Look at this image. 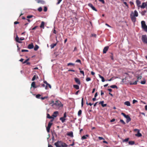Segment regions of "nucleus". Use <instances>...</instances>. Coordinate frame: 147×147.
Returning <instances> with one entry per match:
<instances>
[{
	"instance_id": "nucleus-4",
	"label": "nucleus",
	"mask_w": 147,
	"mask_h": 147,
	"mask_svg": "<svg viewBox=\"0 0 147 147\" xmlns=\"http://www.w3.org/2000/svg\"><path fill=\"white\" fill-rule=\"evenodd\" d=\"M142 40L144 43L147 44V37L146 35H142Z\"/></svg>"
},
{
	"instance_id": "nucleus-35",
	"label": "nucleus",
	"mask_w": 147,
	"mask_h": 147,
	"mask_svg": "<svg viewBox=\"0 0 147 147\" xmlns=\"http://www.w3.org/2000/svg\"><path fill=\"white\" fill-rule=\"evenodd\" d=\"M84 105V98H82L81 100V107H82Z\"/></svg>"
},
{
	"instance_id": "nucleus-58",
	"label": "nucleus",
	"mask_w": 147,
	"mask_h": 147,
	"mask_svg": "<svg viewBox=\"0 0 147 147\" xmlns=\"http://www.w3.org/2000/svg\"><path fill=\"white\" fill-rule=\"evenodd\" d=\"M99 1L101 2L103 4H104L105 3V2L104 0H99Z\"/></svg>"
},
{
	"instance_id": "nucleus-25",
	"label": "nucleus",
	"mask_w": 147,
	"mask_h": 147,
	"mask_svg": "<svg viewBox=\"0 0 147 147\" xmlns=\"http://www.w3.org/2000/svg\"><path fill=\"white\" fill-rule=\"evenodd\" d=\"M57 45V43H55V44H51L50 45V47H51V49H53V48H54V47L56 46Z\"/></svg>"
},
{
	"instance_id": "nucleus-30",
	"label": "nucleus",
	"mask_w": 147,
	"mask_h": 147,
	"mask_svg": "<svg viewBox=\"0 0 147 147\" xmlns=\"http://www.w3.org/2000/svg\"><path fill=\"white\" fill-rule=\"evenodd\" d=\"M82 113V111L81 110H80L78 112V116H80Z\"/></svg>"
},
{
	"instance_id": "nucleus-44",
	"label": "nucleus",
	"mask_w": 147,
	"mask_h": 147,
	"mask_svg": "<svg viewBox=\"0 0 147 147\" xmlns=\"http://www.w3.org/2000/svg\"><path fill=\"white\" fill-rule=\"evenodd\" d=\"M90 80H91V78L89 77L87 78L86 79V81L87 82L89 81H90Z\"/></svg>"
},
{
	"instance_id": "nucleus-8",
	"label": "nucleus",
	"mask_w": 147,
	"mask_h": 147,
	"mask_svg": "<svg viewBox=\"0 0 147 147\" xmlns=\"http://www.w3.org/2000/svg\"><path fill=\"white\" fill-rule=\"evenodd\" d=\"M130 18L132 21L134 22H135L136 21V16H134L131 14H130Z\"/></svg>"
},
{
	"instance_id": "nucleus-53",
	"label": "nucleus",
	"mask_w": 147,
	"mask_h": 147,
	"mask_svg": "<svg viewBox=\"0 0 147 147\" xmlns=\"http://www.w3.org/2000/svg\"><path fill=\"white\" fill-rule=\"evenodd\" d=\"M33 17V16L32 15H30V16H27V18H28L29 19Z\"/></svg>"
},
{
	"instance_id": "nucleus-63",
	"label": "nucleus",
	"mask_w": 147,
	"mask_h": 147,
	"mask_svg": "<svg viewBox=\"0 0 147 147\" xmlns=\"http://www.w3.org/2000/svg\"><path fill=\"white\" fill-rule=\"evenodd\" d=\"M142 78V77L141 76H138L137 77V79H141V78Z\"/></svg>"
},
{
	"instance_id": "nucleus-48",
	"label": "nucleus",
	"mask_w": 147,
	"mask_h": 147,
	"mask_svg": "<svg viewBox=\"0 0 147 147\" xmlns=\"http://www.w3.org/2000/svg\"><path fill=\"white\" fill-rule=\"evenodd\" d=\"M15 39L16 42L19 40V37L17 35Z\"/></svg>"
},
{
	"instance_id": "nucleus-29",
	"label": "nucleus",
	"mask_w": 147,
	"mask_h": 147,
	"mask_svg": "<svg viewBox=\"0 0 147 147\" xmlns=\"http://www.w3.org/2000/svg\"><path fill=\"white\" fill-rule=\"evenodd\" d=\"M131 120V119L130 117H129L128 118L126 119V122L127 123H128Z\"/></svg>"
},
{
	"instance_id": "nucleus-5",
	"label": "nucleus",
	"mask_w": 147,
	"mask_h": 147,
	"mask_svg": "<svg viewBox=\"0 0 147 147\" xmlns=\"http://www.w3.org/2000/svg\"><path fill=\"white\" fill-rule=\"evenodd\" d=\"M52 124L53 123L51 122H49L48 123V126L46 128L47 131L48 133H49L50 131V129Z\"/></svg>"
},
{
	"instance_id": "nucleus-32",
	"label": "nucleus",
	"mask_w": 147,
	"mask_h": 147,
	"mask_svg": "<svg viewBox=\"0 0 147 147\" xmlns=\"http://www.w3.org/2000/svg\"><path fill=\"white\" fill-rule=\"evenodd\" d=\"M41 96V95L40 94H38L36 95V98H37L40 99Z\"/></svg>"
},
{
	"instance_id": "nucleus-12",
	"label": "nucleus",
	"mask_w": 147,
	"mask_h": 147,
	"mask_svg": "<svg viewBox=\"0 0 147 147\" xmlns=\"http://www.w3.org/2000/svg\"><path fill=\"white\" fill-rule=\"evenodd\" d=\"M147 6L145 2H143L142 3V4L140 6V7L142 9H144Z\"/></svg>"
},
{
	"instance_id": "nucleus-18",
	"label": "nucleus",
	"mask_w": 147,
	"mask_h": 147,
	"mask_svg": "<svg viewBox=\"0 0 147 147\" xmlns=\"http://www.w3.org/2000/svg\"><path fill=\"white\" fill-rule=\"evenodd\" d=\"M44 25H45V22L42 21L41 22V24L40 26V27L41 28H42L43 29L44 28Z\"/></svg>"
},
{
	"instance_id": "nucleus-20",
	"label": "nucleus",
	"mask_w": 147,
	"mask_h": 147,
	"mask_svg": "<svg viewBox=\"0 0 147 147\" xmlns=\"http://www.w3.org/2000/svg\"><path fill=\"white\" fill-rule=\"evenodd\" d=\"M59 120H60L61 121V122L62 123H64L65 121L66 120V119L65 118H63V117H60V118Z\"/></svg>"
},
{
	"instance_id": "nucleus-52",
	"label": "nucleus",
	"mask_w": 147,
	"mask_h": 147,
	"mask_svg": "<svg viewBox=\"0 0 147 147\" xmlns=\"http://www.w3.org/2000/svg\"><path fill=\"white\" fill-rule=\"evenodd\" d=\"M98 138L100 140H104V139L102 137H98Z\"/></svg>"
},
{
	"instance_id": "nucleus-37",
	"label": "nucleus",
	"mask_w": 147,
	"mask_h": 147,
	"mask_svg": "<svg viewBox=\"0 0 147 147\" xmlns=\"http://www.w3.org/2000/svg\"><path fill=\"white\" fill-rule=\"evenodd\" d=\"M47 117L49 119H52L53 118L49 114H47Z\"/></svg>"
},
{
	"instance_id": "nucleus-41",
	"label": "nucleus",
	"mask_w": 147,
	"mask_h": 147,
	"mask_svg": "<svg viewBox=\"0 0 147 147\" xmlns=\"http://www.w3.org/2000/svg\"><path fill=\"white\" fill-rule=\"evenodd\" d=\"M38 10L39 11V12H41L42 11V8L41 7H39L38 9Z\"/></svg>"
},
{
	"instance_id": "nucleus-1",
	"label": "nucleus",
	"mask_w": 147,
	"mask_h": 147,
	"mask_svg": "<svg viewBox=\"0 0 147 147\" xmlns=\"http://www.w3.org/2000/svg\"><path fill=\"white\" fill-rule=\"evenodd\" d=\"M54 145L56 147H67L68 145L61 141H58L55 143Z\"/></svg>"
},
{
	"instance_id": "nucleus-39",
	"label": "nucleus",
	"mask_w": 147,
	"mask_h": 147,
	"mask_svg": "<svg viewBox=\"0 0 147 147\" xmlns=\"http://www.w3.org/2000/svg\"><path fill=\"white\" fill-rule=\"evenodd\" d=\"M48 97L47 96H45L44 97H40V99H41L42 100H44V99H46V98H47Z\"/></svg>"
},
{
	"instance_id": "nucleus-43",
	"label": "nucleus",
	"mask_w": 147,
	"mask_h": 147,
	"mask_svg": "<svg viewBox=\"0 0 147 147\" xmlns=\"http://www.w3.org/2000/svg\"><path fill=\"white\" fill-rule=\"evenodd\" d=\"M74 65V63H68L67 65V66H68L70 65Z\"/></svg>"
},
{
	"instance_id": "nucleus-45",
	"label": "nucleus",
	"mask_w": 147,
	"mask_h": 147,
	"mask_svg": "<svg viewBox=\"0 0 147 147\" xmlns=\"http://www.w3.org/2000/svg\"><path fill=\"white\" fill-rule=\"evenodd\" d=\"M47 7L46 6H45L44 7V11L45 12H46L47 11Z\"/></svg>"
},
{
	"instance_id": "nucleus-61",
	"label": "nucleus",
	"mask_w": 147,
	"mask_h": 147,
	"mask_svg": "<svg viewBox=\"0 0 147 147\" xmlns=\"http://www.w3.org/2000/svg\"><path fill=\"white\" fill-rule=\"evenodd\" d=\"M92 36L94 37H96V35L95 34H92Z\"/></svg>"
},
{
	"instance_id": "nucleus-36",
	"label": "nucleus",
	"mask_w": 147,
	"mask_h": 147,
	"mask_svg": "<svg viewBox=\"0 0 147 147\" xmlns=\"http://www.w3.org/2000/svg\"><path fill=\"white\" fill-rule=\"evenodd\" d=\"M146 12V10H144L141 12V14L142 16H144V15L145 14Z\"/></svg>"
},
{
	"instance_id": "nucleus-19",
	"label": "nucleus",
	"mask_w": 147,
	"mask_h": 147,
	"mask_svg": "<svg viewBox=\"0 0 147 147\" xmlns=\"http://www.w3.org/2000/svg\"><path fill=\"white\" fill-rule=\"evenodd\" d=\"M124 105L127 106H130V103L129 101H126L124 102Z\"/></svg>"
},
{
	"instance_id": "nucleus-59",
	"label": "nucleus",
	"mask_w": 147,
	"mask_h": 147,
	"mask_svg": "<svg viewBox=\"0 0 147 147\" xmlns=\"http://www.w3.org/2000/svg\"><path fill=\"white\" fill-rule=\"evenodd\" d=\"M25 39V38L24 37H21L20 38L19 40H23Z\"/></svg>"
},
{
	"instance_id": "nucleus-42",
	"label": "nucleus",
	"mask_w": 147,
	"mask_h": 147,
	"mask_svg": "<svg viewBox=\"0 0 147 147\" xmlns=\"http://www.w3.org/2000/svg\"><path fill=\"white\" fill-rule=\"evenodd\" d=\"M36 75H34L33 76V77L32 78V81H34L35 79L36 78Z\"/></svg>"
},
{
	"instance_id": "nucleus-51",
	"label": "nucleus",
	"mask_w": 147,
	"mask_h": 147,
	"mask_svg": "<svg viewBox=\"0 0 147 147\" xmlns=\"http://www.w3.org/2000/svg\"><path fill=\"white\" fill-rule=\"evenodd\" d=\"M100 78L101 79L102 81V82H103L105 81V79L102 76Z\"/></svg>"
},
{
	"instance_id": "nucleus-11",
	"label": "nucleus",
	"mask_w": 147,
	"mask_h": 147,
	"mask_svg": "<svg viewBox=\"0 0 147 147\" xmlns=\"http://www.w3.org/2000/svg\"><path fill=\"white\" fill-rule=\"evenodd\" d=\"M34 45L32 43H31L30 44H29L28 46V48L30 49H32Z\"/></svg>"
},
{
	"instance_id": "nucleus-57",
	"label": "nucleus",
	"mask_w": 147,
	"mask_h": 147,
	"mask_svg": "<svg viewBox=\"0 0 147 147\" xmlns=\"http://www.w3.org/2000/svg\"><path fill=\"white\" fill-rule=\"evenodd\" d=\"M138 102L137 100H133V103L134 104L136 102Z\"/></svg>"
},
{
	"instance_id": "nucleus-24",
	"label": "nucleus",
	"mask_w": 147,
	"mask_h": 147,
	"mask_svg": "<svg viewBox=\"0 0 147 147\" xmlns=\"http://www.w3.org/2000/svg\"><path fill=\"white\" fill-rule=\"evenodd\" d=\"M88 136H89V135H88V134H86L85 135H84L82 136L81 139L82 140L86 139L87 138L86 137H88Z\"/></svg>"
},
{
	"instance_id": "nucleus-46",
	"label": "nucleus",
	"mask_w": 147,
	"mask_h": 147,
	"mask_svg": "<svg viewBox=\"0 0 147 147\" xmlns=\"http://www.w3.org/2000/svg\"><path fill=\"white\" fill-rule=\"evenodd\" d=\"M120 121L124 125L125 124V123L122 119H121L120 120Z\"/></svg>"
},
{
	"instance_id": "nucleus-34",
	"label": "nucleus",
	"mask_w": 147,
	"mask_h": 147,
	"mask_svg": "<svg viewBox=\"0 0 147 147\" xmlns=\"http://www.w3.org/2000/svg\"><path fill=\"white\" fill-rule=\"evenodd\" d=\"M111 55L110 56V57L112 60L113 61L114 59L113 56V54L112 53H111Z\"/></svg>"
},
{
	"instance_id": "nucleus-56",
	"label": "nucleus",
	"mask_w": 147,
	"mask_h": 147,
	"mask_svg": "<svg viewBox=\"0 0 147 147\" xmlns=\"http://www.w3.org/2000/svg\"><path fill=\"white\" fill-rule=\"evenodd\" d=\"M66 117H67L66 114V113L65 112L64 114L63 117H62L64 118H65Z\"/></svg>"
},
{
	"instance_id": "nucleus-15",
	"label": "nucleus",
	"mask_w": 147,
	"mask_h": 147,
	"mask_svg": "<svg viewBox=\"0 0 147 147\" xmlns=\"http://www.w3.org/2000/svg\"><path fill=\"white\" fill-rule=\"evenodd\" d=\"M136 3L137 4V6L138 7H140L141 5H140V4L141 2L139 0H136Z\"/></svg>"
},
{
	"instance_id": "nucleus-33",
	"label": "nucleus",
	"mask_w": 147,
	"mask_h": 147,
	"mask_svg": "<svg viewBox=\"0 0 147 147\" xmlns=\"http://www.w3.org/2000/svg\"><path fill=\"white\" fill-rule=\"evenodd\" d=\"M110 87L111 88H117V86L115 85H113L111 86H110Z\"/></svg>"
},
{
	"instance_id": "nucleus-40",
	"label": "nucleus",
	"mask_w": 147,
	"mask_h": 147,
	"mask_svg": "<svg viewBox=\"0 0 147 147\" xmlns=\"http://www.w3.org/2000/svg\"><path fill=\"white\" fill-rule=\"evenodd\" d=\"M146 81L145 80H144L143 81H141L140 83L142 84H144L146 83Z\"/></svg>"
},
{
	"instance_id": "nucleus-2",
	"label": "nucleus",
	"mask_w": 147,
	"mask_h": 147,
	"mask_svg": "<svg viewBox=\"0 0 147 147\" xmlns=\"http://www.w3.org/2000/svg\"><path fill=\"white\" fill-rule=\"evenodd\" d=\"M52 106L54 108L59 109L60 107H63V105L60 101L57 100L53 104H52Z\"/></svg>"
},
{
	"instance_id": "nucleus-50",
	"label": "nucleus",
	"mask_w": 147,
	"mask_h": 147,
	"mask_svg": "<svg viewBox=\"0 0 147 147\" xmlns=\"http://www.w3.org/2000/svg\"><path fill=\"white\" fill-rule=\"evenodd\" d=\"M76 62L77 63H81V61L80 59H78L76 60Z\"/></svg>"
},
{
	"instance_id": "nucleus-28",
	"label": "nucleus",
	"mask_w": 147,
	"mask_h": 147,
	"mask_svg": "<svg viewBox=\"0 0 147 147\" xmlns=\"http://www.w3.org/2000/svg\"><path fill=\"white\" fill-rule=\"evenodd\" d=\"M39 48V46L37 45H36L34 48V50L35 51H37Z\"/></svg>"
},
{
	"instance_id": "nucleus-49",
	"label": "nucleus",
	"mask_w": 147,
	"mask_h": 147,
	"mask_svg": "<svg viewBox=\"0 0 147 147\" xmlns=\"http://www.w3.org/2000/svg\"><path fill=\"white\" fill-rule=\"evenodd\" d=\"M21 51L22 52H28V50H26V49H22L21 50Z\"/></svg>"
},
{
	"instance_id": "nucleus-62",
	"label": "nucleus",
	"mask_w": 147,
	"mask_h": 147,
	"mask_svg": "<svg viewBox=\"0 0 147 147\" xmlns=\"http://www.w3.org/2000/svg\"><path fill=\"white\" fill-rule=\"evenodd\" d=\"M37 27V26H35L34 27V28H32V30H35L36 28Z\"/></svg>"
},
{
	"instance_id": "nucleus-22",
	"label": "nucleus",
	"mask_w": 147,
	"mask_h": 147,
	"mask_svg": "<svg viewBox=\"0 0 147 147\" xmlns=\"http://www.w3.org/2000/svg\"><path fill=\"white\" fill-rule=\"evenodd\" d=\"M73 87L76 90H78L79 89V86L77 85H74Z\"/></svg>"
},
{
	"instance_id": "nucleus-64",
	"label": "nucleus",
	"mask_w": 147,
	"mask_h": 147,
	"mask_svg": "<svg viewBox=\"0 0 147 147\" xmlns=\"http://www.w3.org/2000/svg\"><path fill=\"white\" fill-rule=\"evenodd\" d=\"M115 121V119H113L112 120L110 121V122H113Z\"/></svg>"
},
{
	"instance_id": "nucleus-16",
	"label": "nucleus",
	"mask_w": 147,
	"mask_h": 147,
	"mask_svg": "<svg viewBox=\"0 0 147 147\" xmlns=\"http://www.w3.org/2000/svg\"><path fill=\"white\" fill-rule=\"evenodd\" d=\"M31 86V88L33 87L34 88H37V86H36L35 82H32V83Z\"/></svg>"
},
{
	"instance_id": "nucleus-6",
	"label": "nucleus",
	"mask_w": 147,
	"mask_h": 147,
	"mask_svg": "<svg viewBox=\"0 0 147 147\" xmlns=\"http://www.w3.org/2000/svg\"><path fill=\"white\" fill-rule=\"evenodd\" d=\"M88 6L90 7L93 10L96 11H97V10L95 8L93 5L91 3H89L88 4Z\"/></svg>"
},
{
	"instance_id": "nucleus-31",
	"label": "nucleus",
	"mask_w": 147,
	"mask_h": 147,
	"mask_svg": "<svg viewBox=\"0 0 147 147\" xmlns=\"http://www.w3.org/2000/svg\"><path fill=\"white\" fill-rule=\"evenodd\" d=\"M128 143L129 145H132L134 144V142L133 141H129V142Z\"/></svg>"
},
{
	"instance_id": "nucleus-38",
	"label": "nucleus",
	"mask_w": 147,
	"mask_h": 147,
	"mask_svg": "<svg viewBox=\"0 0 147 147\" xmlns=\"http://www.w3.org/2000/svg\"><path fill=\"white\" fill-rule=\"evenodd\" d=\"M129 138H128L125 139L123 140V142H127L128 141Z\"/></svg>"
},
{
	"instance_id": "nucleus-3",
	"label": "nucleus",
	"mask_w": 147,
	"mask_h": 147,
	"mask_svg": "<svg viewBox=\"0 0 147 147\" xmlns=\"http://www.w3.org/2000/svg\"><path fill=\"white\" fill-rule=\"evenodd\" d=\"M142 28L144 31L147 32V26L146 25L145 22L144 21H142L141 22Z\"/></svg>"
},
{
	"instance_id": "nucleus-9",
	"label": "nucleus",
	"mask_w": 147,
	"mask_h": 147,
	"mask_svg": "<svg viewBox=\"0 0 147 147\" xmlns=\"http://www.w3.org/2000/svg\"><path fill=\"white\" fill-rule=\"evenodd\" d=\"M74 80L76 83L79 85H80L81 82L80 81L78 78H74Z\"/></svg>"
},
{
	"instance_id": "nucleus-23",
	"label": "nucleus",
	"mask_w": 147,
	"mask_h": 147,
	"mask_svg": "<svg viewBox=\"0 0 147 147\" xmlns=\"http://www.w3.org/2000/svg\"><path fill=\"white\" fill-rule=\"evenodd\" d=\"M38 3H40L42 4H44L45 3V2L42 0H39L38 1Z\"/></svg>"
},
{
	"instance_id": "nucleus-14",
	"label": "nucleus",
	"mask_w": 147,
	"mask_h": 147,
	"mask_svg": "<svg viewBox=\"0 0 147 147\" xmlns=\"http://www.w3.org/2000/svg\"><path fill=\"white\" fill-rule=\"evenodd\" d=\"M104 102V101H100L99 102V104H101L102 106L103 107H105L107 105V104H103Z\"/></svg>"
},
{
	"instance_id": "nucleus-27",
	"label": "nucleus",
	"mask_w": 147,
	"mask_h": 147,
	"mask_svg": "<svg viewBox=\"0 0 147 147\" xmlns=\"http://www.w3.org/2000/svg\"><path fill=\"white\" fill-rule=\"evenodd\" d=\"M138 82V80H137L135 81V82H130V85H136L137 84V82Z\"/></svg>"
},
{
	"instance_id": "nucleus-54",
	"label": "nucleus",
	"mask_w": 147,
	"mask_h": 147,
	"mask_svg": "<svg viewBox=\"0 0 147 147\" xmlns=\"http://www.w3.org/2000/svg\"><path fill=\"white\" fill-rule=\"evenodd\" d=\"M80 72L81 74H82L84 76V72L83 71H80Z\"/></svg>"
},
{
	"instance_id": "nucleus-21",
	"label": "nucleus",
	"mask_w": 147,
	"mask_h": 147,
	"mask_svg": "<svg viewBox=\"0 0 147 147\" xmlns=\"http://www.w3.org/2000/svg\"><path fill=\"white\" fill-rule=\"evenodd\" d=\"M121 114L126 119H127L129 117L128 115H126L123 113H121Z\"/></svg>"
},
{
	"instance_id": "nucleus-26",
	"label": "nucleus",
	"mask_w": 147,
	"mask_h": 147,
	"mask_svg": "<svg viewBox=\"0 0 147 147\" xmlns=\"http://www.w3.org/2000/svg\"><path fill=\"white\" fill-rule=\"evenodd\" d=\"M135 136H136L138 137H140L142 136V135L141 133H140L139 131H138L137 134H135Z\"/></svg>"
},
{
	"instance_id": "nucleus-13",
	"label": "nucleus",
	"mask_w": 147,
	"mask_h": 147,
	"mask_svg": "<svg viewBox=\"0 0 147 147\" xmlns=\"http://www.w3.org/2000/svg\"><path fill=\"white\" fill-rule=\"evenodd\" d=\"M58 114L59 112L58 111H55L53 113V114L52 115V116L53 117H56Z\"/></svg>"
},
{
	"instance_id": "nucleus-10",
	"label": "nucleus",
	"mask_w": 147,
	"mask_h": 147,
	"mask_svg": "<svg viewBox=\"0 0 147 147\" xmlns=\"http://www.w3.org/2000/svg\"><path fill=\"white\" fill-rule=\"evenodd\" d=\"M109 48V47L108 46H106L103 49V53H106L107 51L108 50Z\"/></svg>"
},
{
	"instance_id": "nucleus-7",
	"label": "nucleus",
	"mask_w": 147,
	"mask_h": 147,
	"mask_svg": "<svg viewBox=\"0 0 147 147\" xmlns=\"http://www.w3.org/2000/svg\"><path fill=\"white\" fill-rule=\"evenodd\" d=\"M130 14L136 17H137L138 16V13L136 10L134 11V13L131 12Z\"/></svg>"
},
{
	"instance_id": "nucleus-47",
	"label": "nucleus",
	"mask_w": 147,
	"mask_h": 147,
	"mask_svg": "<svg viewBox=\"0 0 147 147\" xmlns=\"http://www.w3.org/2000/svg\"><path fill=\"white\" fill-rule=\"evenodd\" d=\"M29 60V59H28L26 60H25L24 62H23V64H24L26 63Z\"/></svg>"
},
{
	"instance_id": "nucleus-55",
	"label": "nucleus",
	"mask_w": 147,
	"mask_h": 147,
	"mask_svg": "<svg viewBox=\"0 0 147 147\" xmlns=\"http://www.w3.org/2000/svg\"><path fill=\"white\" fill-rule=\"evenodd\" d=\"M58 0V2L57 3V5H58L59 4L60 2L62 0Z\"/></svg>"
},
{
	"instance_id": "nucleus-60",
	"label": "nucleus",
	"mask_w": 147,
	"mask_h": 147,
	"mask_svg": "<svg viewBox=\"0 0 147 147\" xmlns=\"http://www.w3.org/2000/svg\"><path fill=\"white\" fill-rule=\"evenodd\" d=\"M52 141L53 142L55 140L54 137V136L53 135V134H52Z\"/></svg>"
},
{
	"instance_id": "nucleus-17",
	"label": "nucleus",
	"mask_w": 147,
	"mask_h": 147,
	"mask_svg": "<svg viewBox=\"0 0 147 147\" xmlns=\"http://www.w3.org/2000/svg\"><path fill=\"white\" fill-rule=\"evenodd\" d=\"M67 135L68 136L71 137H73L74 136L73 135V133L72 131H70V132L67 133Z\"/></svg>"
}]
</instances>
